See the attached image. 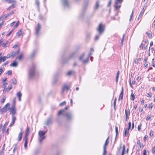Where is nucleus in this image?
Wrapping results in <instances>:
<instances>
[{
  "label": "nucleus",
  "instance_id": "9",
  "mask_svg": "<svg viewBox=\"0 0 155 155\" xmlns=\"http://www.w3.org/2000/svg\"><path fill=\"white\" fill-rule=\"evenodd\" d=\"M8 109L10 112V114L12 115V116L16 114V109L15 107L12 106L11 107H9Z\"/></svg>",
  "mask_w": 155,
  "mask_h": 155
},
{
  "label": "nucleus",
  "instance_id": "10",
  "mask_svg": "<svg viewBox=\"0 0 155 155\" xmlns=\"http://www.w3.org/2000/svg\"><path fill=\"white\" fill-rule=\"evenodd\" d=\"M24 34L23 30V29H21L18 32L16 33V35L18 38H19L21 36Z\"/></svg>",
  "mask_w": 155,
  "mask_h": 155
},
{
  "label": "nucleus",
  "instance_id": "39",
  "mask_svg": "<svg viewBox=\"0 0 155 155\" xmlns=\"http://www.w3.org/2000/svg\"><path fill=\"white\" fill-rule=\"evenodd\" d=\"M12 82L14 84H17L16 80L15 78H13L12 79Z\"/></svg>",
  "mask_w": 155,
  "mask_h": 155
},
{
  "label": "nucleus",
  "instance_id": "23",
  "mask_svg": "<svg viewBox=\"0 0 155 155\" xmlns=\"http://www.w3.org/2000/svg\"><path fill=\"white\" fill-rule=\"evenodd\" d=\"M30 131V127H27V130L26 134L25 135V138L28 137L27 136L28 135Z\"/></svg>",
  "mask_w": 155,
  "mask_h": 155
},
{
  "label": "nucleus",
  "instance_id": "21",
  "mask_svg": "<svg viewBox=\"0 0 155 155\" xmlns=\"http://www.w3.org/2000/svg\"><path fill=\"white\" fill-rule=\"evenodd\" d=\"M88 1H86L84 2V6H83V9H85L86 7H87L88 5Z\"/></svg>",
  "mask_w": 155,
  "mask_h": 155
},
{
  "label": "nucleus",
  "instance_id": "6",
  "mask_svg": "<svg viewBox=\"0 0 155 155\" xmlns=\"http://www.w3.org/2000/svg\"><path fill=\"white\" fill-rule=\"evenodd\" d=\"M10 106V104L9 103H7L4 107L2 108H1V107H0V110L2 112H6L8 110V107H9Z\"/></svg>",
  "mask_w": 155,
  "mask_h": 155
},
{
  "label": "nucleus",
  "instance_id": "26",
  "mask_svg": "<svg viewBox=\"0 0 155 155\" xmlns=\"http://www.w3.org/2000/svg\"><path fill=\"white\" fill-rule=\"evenodd\" d=\"M64 6H68V4L67 0H62Z\"/></svg>",
  "mask_w": 155,
  "mask_h": 155
},
{
  "label": "nucleus",
  "instance_id": "30",
  "mask_svg": "<svg viewBox=\"0 0 155 155\" xmlns=\"http://www.w3.org/2000/svg\"><path fill=\"white\" fill-rule=\"evenodd\" d=\"M6 2H8L9 3H16V1L15 0H6Z\"/></svg>",
  "mask_w": 155,
  "mask_h": 155
},
{
  "label": "nucleus",
  "instance_id": "45",
  "mask_svg": "<svg viewBox=\"0 0 155 155\" xmlns=\"http://www.w3.org/2000/svg\"><path fill=\"white\" fill-rule=\"evenodd\" d=\"M14 31V29H13L6 36L7 37L9 36L11 34V33L13 32V31Z\"/></svg>",
  "mask_w": 155,
  "mask_h": 155
},
{
  "label": "nucleus",
  "instance_id": "60",
  "mask_svg": "<svg viewBox=\"0 0 155 155\" xmlns=\"http://www.w3.org/2000/svg\"><path fill=\"white\" fill-rule=\"evenodd\" d=\"M152 152L153 153H154L155 152V147H154L152 150Z\"/></svg>",
  "mask_w": 155,
  "mask_h": 155
},
{
  "label": "nucleus",
  "instance_id": "29",
  "mask_svg": "<svg viewBox=\"0 0 155 155\" xmlns=\"http://www.w3.org/2000/svg\"><path fill=\"white\" fill-rule=\"evenodd\" d=\"M35 3L38 10L39 9V0H35Z\"/></svg>",
  "mask_w": 155,
  "mask_h": 155
},
{
  "label": "nucleus",
  "instance_id": "55",
  "mask_svg": "<svg viewBox=\"0 0 155 155\" xmlns=\"http://www.w3.org/2000/svg\"><path fill=\"white\" fill-rule=\"evenodd\" d=\"M150 135L151 137H152L153 135V132L152 130H151L150 133Z\"/></svg>",
  "mask_w": 155,
  "mask_h": 155
},
{
  "label": "nucleus",
  "instance_id": "51",
  "mask_svg": "<svg viewBox=\"0 0 155 155\" xmlns=\"http://www.w3.org/2000/svg\"><path fill=\"white\" fill-rule=\"evenodd\" d=\"M15 7L14 5H12L11 6H9V8H8V9L10 10V9L14 8Z\"/></svg>",
  "mask_w": 155,
  "mask_h": 155
},
{
  "label": "nucleus",
  "instance_id": "63",
  "mask_svg": "<svg viewBox=\"0 0 155 155\" xmlns=\"http://www.w3.org/2000/svg\"><path fill=\"white\" fill-rule=\"evenodd\" d=\"M141 124H140V125H139L138 126V130H140L141 129Z\"/></svg>",
  "mask_w": 155,
  "mask_h": 155
},
{
  "label": "nucleus",
  "instance_id": "27",
  "mask_svg": "<svg viewBox=\"0 0 155 155\" xmlns=\"http://www.w3.org/2000/svg\"><path fill=\"white\" fill-rule=\"evenodd\" d=\"M144 11L145 9H144V8H143L140 13V14L138 18H140L142 16Z\"/></svg>",
  "mask_w": 155,
  "mask_h": 155
},
{
  "label": "nucleus",
  "instance_id": "8",
  "mask_svg": "<svg viewBox=\"0 0 155 155\" xmlns=\"http://www.w3.org/2000/svg\"><path fill=\"white\" fill-rule=\"evenodd\" d=\"M69 107L67 106H66L64 109H61L59 111L58 113V115L59 116L61 115H64L66 113L65 111V110H67L68 109Z\"/></svg>",
  "mask_w": 155,
  "mask_h": 155
},
{
  "label": "nucleus",
  "instance_id": "56",
  "mask_svg": "<svg viewBox=\"0 0 155 155\" xmlns=\"http://www.w3.org/2000/svg\"><path fill=\"white\" fill-rule=\"evenodd\" d=\"M115 132L116 133V136L117 135V133H118V128L117 127H115Z\"/></svg>",
  "mask_w": 155,
  "mask_h": 155
},
{
  "label": "nucleus",
  "instance_id": "18",
  "mask_svg": "<svg viewBox=\"0 0 155 155\" xmlns=\"http://www.w3.org/2000/svg\"><path fill=\"white\" fill-rule=\"evenodd\" d=\"M41 28V26L39 23L38 24V27L36 28V35H38L39 31Z\"/></svg>",
  "mask_w": 155,
  "mask_h": 155
},
{
  "label": "nucleus",
  "instance_id": "49",
  "mask_svg": "<svg viewBox=\"0 0 155 155\" xmlns=\"http://www.w3.org/2000/svg\"><path fill=\"white\" fill-rule=\"evenodd\" d=\"M6 98V97H4L3 98V99H2L1 100V102L2 103H3L5 102Z\"/></svg>",
  "mask_w": 155,
  "mask_h": 155
},
{
  "label": "nucleus",
  "instance_id": "43",
  "mask_svg": "<svg viewBox=\"0 0 155 155\" xmlns=\"http://www.w3.org/2000/svg\"><path fill=\"white\" fill-rule=\"evenodd\" d=\"M124 34H123V38L121 39V42H120V44L121 45H123V41H124Z\"/></svg>",
  "mask_w": 155,
  "mask_h": 155
},
{
  "label": "nucleus",
  "instance_id": "50",
  "mask_svg": "<svg viewBox=\"0 0 155 155\" xmlns=\"http://www.w3.org/2000/svg\"><path fill=\"white\" fill-rule=\"evenodd\" d=\"M106 148H105V147L104 148H103V155H106Z\"/></svg>",
  "mask_w": 155,
  "mask_h": 155
},
{
  "label": "nucleus",
  "instance_id": "36",
  "mask_svg": "<svg viewBox=\"0 0 155 155\" xmlns=\"http://www.w3.org/2000/svg\"><path fill=\"white\" fill-rule=\"evenodd\" d=\"M135 95L133 93V92L131 93L130 97L131 98V99L132 100L134 101V98H135Z\"/></svg>",
  "mask_w": 155,
  "mask_h": 155
},
{
  "label": "nucleus",
  "instance_id": "16",
  "mask_svg": "<svg viewBox=\"0 0 155 155\" xmlns=\"http://www.w3.org/2000/svg\"><path fill=\"white\" fill-rule=\"evenodd\" d=\"M16 120V117L14 116H12V121L11 122V124L10 125V126H12L13 124H14L15 121Z\"/></svg>",
  "mask_w": 155,
  "mask_h": 155
},
{
  "label": "nucleus",
  "instance_id": "64",
  "mask_svg": "<svg viewBox=\"0 0 155 155\" xmlns=\"http://www.w3.org/2000/svg\"><path fill=\"white\" fill-rule=\"evenodd\" d=\"M15 23V21H13V22H12V23H11L10 24V26H13L14 25V24Z\"/></svg>",
  "mask_w": 155,
  "mask_h": 155
},
{
  "label": "nucleus",
  "instance_id": "20",
  "mask_svg": "<svg viewBox=\"0 0 155 155\" xmlns=\"http://www.w3.org/2000/svg\"><path fill=\"white\" fill-rule=\"evenodd\" d=\"M99 1H97L95 3V5L94 6V9H97L99 7Z\"/></svg>",
  "mask_w": 155,
  "mask_h": 155
},
{
  "label": "nucleus",
  "instance_id": "40",
  "mask_svg": "<svg viewBox=\"0 0 155 155\" xmlns=\"http://www.w3.org/2000/svg\"><path fill=\"white\" fill-rule=\"evenodd\" d=\"M130 110H129V112L128 114L126 110H125V117H128V115L130 114Z\"/></svg>",
  "mask_w": 155,
  "mask_h": 155
},
{
  "label": "nucleus",
  "instance_id": "34",
  "mask_svg": "<svg viewBox=\"0 0 155 155\" xmlns=\"http://www.w3.org/2000/svg\"><path fill=\"white\" fill-rule=\"evenodd\" d=\"M19 21H18L17 23H16L13 29H14V30L16 28H17L18 26H19Z\"/></svg>",
  "mask_w": 155,
  "mask_h": 155
},
{
  "label": "nucleus",
  "instance_id": "42",
  "mask_svg": "<svg viewBox=\"0 0 155 155\" xmlns=\"http://www.w3.org/2000/svg\"><path fill=\"white\" fill-rule=\"evenodd\" d=\"M36 51H34L32 54H31V57H33L35 55V54H36Z\"/></svg>",
  "mask_w": 155,
  "mask_h": 155
},
{
  "label": "nucleus",
  "instance_id": "57",
  "mask_svg": "<svg viewBox=\"0 0 155 155\" xmlns=\"http://www.w3.org/2000/svg\"><path fill=\"white\" fill-rule=\"evenodd\" d=\"M112 2V0H110L109 2H108V4L107 5V6L108 7H109L110 6L111 4V2Z\"/></svg>",
  "mask_w": 155,
  "mask_h": 155
},
{
  "label": "nucleus",
  "instance_id": "61",
  "mask_svg": "<svg viewBox=\"0 0 155 155\" xmlns=\"http://www.w3.org/2000/svg\"><path fill=\"white\" fill-rule=\"evenodd\" d=\"M153 106V105L152 104H150L149 106V108L151 109L152 108Z\"/></svg>",
  "mask_w": 155,
  "mask_h": 155
},
{
  "label": "nucleus",
  "instance_id": "44",
  "mask_svg": "<svg viewBox=\"0 0 155 155\" xmlns=\"http://www.w3.org/2000/svg\"><path fill=\"white\" fill-rule=\"evenodd\" d=\"M23 57V55L22 54H20L19 56L17 58L19 60H21Z\"/></svg>",
  "mask_w": 155,
  "mask_h": 155
},
{
  "label": "nucleus",
  "instance_id": "35",
  "mask_svg": "<svg viewBox=\"0 0 155 155\" xmlns=\"http://www.w3.org/2000/svg\"><path fill=\"white\" fill-rule=\"evenodd\" d=\"M128 133H129V131H128V130H127V129L126 128L125 129V132H124V137L126 136V135L127 134V135L128 134Z\"/></svg>",
  "mask_w": 155,
  "mask_h": 155
},
{
  "label": "nucleus",
  "instance_id": "28",
  "mask_svg": "<svg viewBox=\"0 0 155 155\" xmlns=\"http://www.w3.org/2000/svg\"><path fill=\"white\" fill-rule=\"evenodd\" d=\"M16 103V97H14L13 99L12 104V106L15 107V104Z\"/></svg>",
  "mask_w": 155,
  "mask_h": 155
},
{
  "label": "nucleus",
  "instance_id": "15",
  "mask_svg": "<svg viewBox=\"0 0 155 155\" xmlns=\"http://www.w3.org/2000/svg\"><path fill=\"white\" fill-rule=\"evenodd\" d=\"M16 95L18 98L19 101H21V98L22 95V93L20 92H18L17 93Z\"/></svg>",
  "mask_w": 155,
  "mask_h": 155
},
{
  "label": "nucleus",
  "instance_id": "2",
  "mask_svg": "<svg viewBox=\"0 0 155 155\" xmlns=\"http://www.w3.org/2000/svg\"><path fill=\"white\" fill-rule=\"evenodd\" d=\"M89 55L86 56L85 54H84L80 57L79 60L83 63H86L89 61Z\"/></svg>",
  "mask_w": 155,
  "mask_h": 155
},
{
  "label": "nucleus",
  "instance_id": "46",
  "mask_svg": "<svg viewBox=\"0 0 155 155\" xmlns=\"http://www.w3.org/2000/svg\"><path fill=\"white\" fill-rule=\"evenodd\" d=\"M94 51V49L93 48H91L90 49V52L89 54L88 55L89 56H90L92 54V53Z\"/></svg>",
  "mask_w": 155,
  "mask_h": 155
},
{
  "label": "nucleus",
  "instance_id": "1",
  "mask_svg": "<svg viewBox=\"0 0 155 155\" xmlns=\"http://www.w3.org/2000/svg\"><path fill=\"white\" fill-rule=\"evenodd\" d=\"M47 132V130L44 131L40 130L39 131L38 135L40 137L39 138V140L40 143H41L42 141L45 138V137L44 135Z\"/></svg>",
  "mask_w": 155,
  "mask_h": 155
},
{
  "label": "nucleus",
  "instance_id": "12",
  "mask_svg": "<svg viewBox=\"0 0 155 155\" xmlns=\"http://www.w3.org/2000/svg\"><path fill=\"white\" fill-rule=\"evenodd\" d=\"M64 115L66 116L67 119L68 120L71 119L72 117V114L70 113H65L64 116Z\"/></svg>",
  "mask_w": 155,
  "mask_h": 155
},
{
  "label": "nucleus",
  "instance_id": "13",
  "mask_svg": "<svg viewBox=\"0 0 155 155\" xmlns=\"http://www.w3.org/2000/svg\"><path fill=\"white\" fill-rule=\"evenodd\" d=\"M70 89V87L66 85H64L62 88V91L64 92L65 91H68Z\"/></svg>",
  "mask_w": 155,
  "mask_h": 155
},
{
  "label": "nucleus",
  "instance_id": "22",
  "mask_svg": "<svg viewBox=\"0 0 155 155\" xmlns=\"http://www.w3.org/2000/svg\"><path fill=\"white\" fill-rule=\"evenodd\" d=\"M25 142L24 143V147L25 149H26L27 147V144L28 143V138L26 137L25 138Z\"/></svg>",
  "mask_w": 155,
  "mask_h": 155
},
{
  "label": "nucleus",
  "instance_id": "54",
  "mask_svg": "<svg viewBox=\"0 0 155 155\" xmlns=\"http://www.w3.org/2000/svg\"><path fill=\"white\" fill-rule=\"evenodd\" d=\"M151 117L150 115L147 116L146 119V120H150V119L151 118Z\"/></svg>",
  "mask_w": 155,
  "mask_h": 155
},
{
  "label": "nucleus",
  "instance_id": "62",
  "mask_svg": "<svg viewBox=\"0 0 155 155\" xmlns=\"http://www.w3.org/2000/svg\"><path fill=\"white\" fill-rule=\"evenodd\" d=\"M99 35H96L95 38V39L96 40H97L99 38Z\"/></svg>",
  "mask_w": 155,
  "mask_h": 155
},
{
  "label": "nucleus",
  "instance_id": "52",
  "mask_svg": "<svg viewBox=\"0 0 155 155\" xmlns=\"http://www.w3.org/2000/svg\"><path fill=\"white\" fill-rule=\"evenodd\" d=\"M133 11H132L131 14L130 15V18L129 19L130 21H131V19L133 17Z\"/></svg>",
  "mask_w": 155,
  "mask_h": 155
},
{
  "label": "nucleus",
  "instance_id": "4",
  "mask_svg": "<svg viewBox=\"0 0 155 155\" xmlns=\"http://www.w3.org/2000/svg\"><path fill=\"white\" fill-rule=\"evenodd\" d=\"M105 30V26L102 23H100L97 28V31L101 35L104 32Z\"/></svg>",
  "mask_w": 155,
  "mask_h": 155
},
{
  "label": "nucleus",
  "instance_id": "38",
  "mask_svg": "<svg viewBox=\"0 0 155 155\" xmlns=\"http://www.w3.org/2000/svg\"><path fill=\"white\" fill-rule=\"evenodd\" d=\"M8 41H6V43H3L2 44V45L4 47V48H5L7 47V45L8 44Z\"/></svg>",
  "mask_w": 155,
  "mask_h": 155
},
{
  "label": "nucleus",
  "instance_id": "17",
  "mask_svg": "<svg viewBox=\"0 0 155 155\" xmlns=\"http://www.w3.org/2000/svg\"><path fill=\"white\" fill-rule=\"evenodd\" d=\"M9 57L10 56L8 57L7 56H1L0 57V58H1V60L2 62H4L6 60L7 58H9Z\"/></svg>",
  "mask_w": 155,
  "mask_h": 155
},
{
  "label": "nucleus",
  "instance_id": "58",
  "mask_svg": "<svg viewBox=\"0 0 155 155\" xmlns=\"http://www.w3.org/2000/svg\"><path fill=\"white\" fill-rule=\"evenodd\" d=\"M12 71H11V70L8 71L7 72V74L8 75H10L12 74Z\"/></svg>",
  "mask_w": 155,
  "mask_h": 155
},
{
  "label": "nucleus",
  "instance_id": "31",
  "mask_svg": "<svg viewBox=\"0 0 155 155\" xmlns=\"http://www.w3.org/2000/svg\"><path fill=\"white\" fill-rule=\"evenodd\" d=\"M76 55V54L75 53H72L69 56V58H72Z\"/></svg>",
  "mask_w": 155,
  "mask_h": 155
},
{
  "label": "nucleus",
  "instance_id": "3",
  "mask_svg": "<svg viewBox=\"0 0 155 155\" xmlns=\"http://www.w3.org/2000/svg\"><path fill=\"white\" fill-rule=\"evenodd\" d=\"M123 0H115L114 7L115 10H118L120 8L121 4Z\"/></svg>",
  "mask_w": 155,
  "mask_h": 155
},
{
  "label": "nucleus",
  "instance_id": "33",
  "mask_svg": "<svg viewBox=\"0 0 155 155\" xmlns=\"http://www.w3.org/2000/svg\"><path fill=\"white\" fill-rule=\"evenodd\" d=\"M119 74V71H118L117 72V75H116V83H117V82L118 81Z\"/></svg>",
  "mask_w": 155,
  "mask_h": 155
},
{
  "label": "nucleus",
  "instance_id": "24",
  "mask_svg": "<svg viewBox=\"0 0 155 155\" xmlns=\"http://www.w3.org/2000/svg\"><path fill=\"white\" fill-rule=\"evenodd\" d=\"M19 51V50H18V51L13 52L11 54V56L12 57H14L16 54L18 53Z\"/></svg>",
  "mask_w": 155,
  "mask_h": 155
},
{
  "label": "nucleus",
  "instance_id": "7",
  "mask_svg": "<svg viewBox=\"0 0 155 155\" xmlns=\"http://www.w3.org/2000/svg\"><path fill=\"white\" fill-rule=\"evenodd\" d=\"M53 117L52 116L49 117L47 120L45 124L47 126L51 124L52 123Z\"/></svg>",
  "mask_w": 155,
  "mask_h": 155
},
{
  "label": "nucleus",
  "instance_id": "25",
  "mask_svg": "<svg viewBox=\"0 0 155 155\" xmlns=\"http://www.w3.org/2000/svg\"><path fill=\"white\" fill-rule=\"evenodd\" d=\"M109 138V137H108V138H107V139L106 140L105 142V143L104 144V147H103L104 148V147L106 148V146L108 145V144L109 143V141L108 140V139Z\"/></svg>",
  "mask_w": 155,
  "mask_h": 155
},
{
  "label": "nucleus",
  "instance_id": "32",
  "mask_svg": "<svg viewBox=\"0 0 155 155\" xmlns=\"http://www.w3.org/2000/svg\"><path fill=\"white\" fill-rule=\"evenodd\" d=\"M119 74V71H118L117 72V75H116V83H117V82L118 81Z\"/></svg>",
  "mask_w": 155,
  "mask_h": 155
},
{
  "label": "nucleus",
  "instance_id": "47",
  "mask_svg": "<svg viewBox=\"0 0 155 155\" xmlns=\"http://www.w3.org/2000/svg\"><path fill=\"white\" fill-rule=\"evenodd\" d=\"M66 101H64L62 103H60L59 104V106H63V105H65L66 104Z\"/></svg>",
  "mask_w": 155,
  "mask_h": 155
},
{
  "label": "nucleus",
  "instance_id": "37",
  "mask_svg": "<svg viewBox=\"0 0 155 155\" xmlns=\"http://www.w3.org/2000/svg\"><path fill=\"white\" fill-rule=\"evenodd\" d=\"M125 145H124L123 146V150H122L121 155H124V151H125Z\"/></svg>",
  "mask_w": 155,
  "mask_h": 155
},
{
  "label": "nucleus",
  "instance_id": "41",
  "mask_svg": "<svg viewBox=\"0 0 155 155\" xmlns=\"http://www.w3.org/2000/svg\"><path fill=\"white\" fill-rule=\"evenodd\" d=\"M73 71H70L68 72L67 74L68 76H70L73 73Z\"/></svg>",
  "mask_w": 155,
  "mask_h": 155
},
{
  "label": "nucleus",
  "instance_id": "14",
  "mask_svg": "<svg viewBox=\"0 0 155 155\" xmlns=\"http://www.w3.org/2000/svg\"><path fill=\"white\" fill-rule=\"evenodd\" d=\"M124 88L123 87L121 88V91L119 95L118 100H122L123 98Z\"/></svg>",
  "mask_w": 155,
  "mask_h": 155
},
{
  "label": "nucleus",
  "instance_id": "53",
  "mask_svg": "<svg viewBox=\"0 0 155 155\" xmlns=\"http://www.w3.org/2000/svg\"><path fill=\"white\" fill-rule=\"evenodd\" d=\"M138 61H139V59L136 58L134 60V62L135 64L138 63Z\"/></svg>",
  "mask_w": 155,
  "mask_h": 155
},
{
  "label": "nucleus",
  "instance_id": "48",
  "mask_svg": "<svg viewBox=\"0 0 155 155\" xmlns=\"http://www.w3.org/2000/svg\"><path fill=\"white\" fill-rule=\"evenodd\" d=\"M14 13V12L13 11H12V12H11L9 13H8V14H7V16H6L5 17V18L7 17H8V16H10L12 14Z\"/></svg>",
  "mask_w": 155,
  "mask_h": 155
},
{
  "label": "nucleus",
  "instance_id": "5",
  "mask_svg": "<svg viewBox=\"0 0 155 155\" xmlns=\"http://www.w3.org/2000/svg\"><path fill=\"white\" fill-rule=\"evenodd\" d=\"M35 67L33 66L31 68L29 71V76L30 78H33L35 75Z\"/></svg>",
  "mask_w": 155,
  "mask_h": 155
},
{
  "label": "nucleus",
  "instance_id": "19",
  "mask_svg": "<svg viewBox=\"0 0 155 155\" xmlns=\"http://www.w3.org/2000/svg\"><path fill=\"white\" fill-rule=\"evenodd\" d=\"M18 65L17 62L15 61H14L11 64L10 66L13 67H16Z\"/></svg>",
  "mask_w": 155,
  "mask_h": 155
},
{
  "label": "nucleus",
  "instance_id": "59",
  "mask_svg": "<svg viewBox=\"0 0 155 155\" xmlns=\"http://www.w3.org/2000/svg\"><path fill=\"white\" fill-rule=\"evenodd\" d=\"M3 70V67H2L0 68V75L1 74Z\"/></svg>",
  "mask_w": 155,
  "mask_h": 155
},
{
  "label": "nucleus",
  "instance_id": "11",
  "mask_svg": "<svg viewBox=\"0 0 155 155\" xmlns=\"http://www.w3.org/2000/svg\"><path fill=\"white\" fill-rule=\"evenodd\" d=\"M21 132L19 133L18 136V141H20L22 138V136L23 133V129L22 128H21Z\"/></svg>",
  "mask_w": 155,
  "mask_h": 155
}]
</instances>
